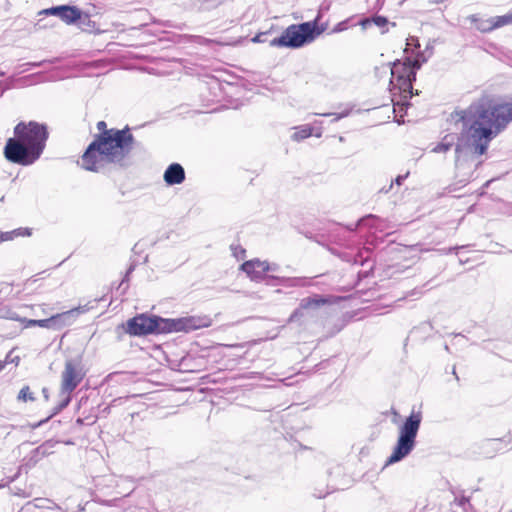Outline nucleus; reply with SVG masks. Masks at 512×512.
<instances>
[{"mask_svg": "<svg viewBox=\"0 0 512 512\" xmlns=\"http://www.w3.org/2000/svg\"><path fill=\"white\" fill-rule=\"evenodd\" d=\"M457 115L463 128L455 147V166L466 176L483 163L490 142L512 122V100L496 102L483 96Z\"/></svg>", "mask_w": 512, "mask_h": 512, "instance_id": "1", "label": "nucleus"}, {"mask_svg": "<svg viewBox=\"0 0 512 512\" xmlns=\"http://www.w3.org/2000/svg\"><path fill=\"white\" fill-rule=\"evenodd\" d=\"M97 129L99 134L82 155V168L92 172H103L111 164L125 166L134 143L130 129H107L105 121H99Z\"/></svg>", "mask_w": 512, "mask_h": 512, "instance_id": "2", "label": "nucleus"}, {"mask_svg": "<svg viewBox=\"0 0 512 512\" xmlns=\"http://www.w3.org/2000/svg\"><path fill=\"white\" fill-rule=\"evenodd\" d=\"M15 138H9L4 147L5 158L23 166L37 161L43 153L48 139L47 127L31 121L27 125L18 123L14 128Z\"/></svg>", "mask_w": 512, "mask_h": 512, "instance_id": "3", "label": "nucleus"}, {"mask_svg": "<svg viewBox=\"0 0 512 512\" xmlns=\"http://www.w3.org/2000/svg\"><path fill=\"white\" fill-rule=\"evenodd\" d=\"M211 325L212 319L206 315L166 319L159 316L140 314L127 321L125 332L132 336L172 332L187 333L201 328H207Z\"/></svg>", "mask_w": 512, "mask_h": 512, "instance_id": "4", "label": "nucleus"}, {"mask_svg": "<svg viewBox=\"0 0 512 512\" xmlns=\"http://www.w3.org/2000/svg\"><path fill=\"white\" fill-rule=\"evenodd\" d=\"M322 8L313 21L301 23L299 25L289 26L280 37L274 38L270 42L273 47H290L299 48L305 44H309L316 36L325 31L326 27L318 28L317 24L321 18Z\"/></svg>", "mask_w": 512, "mask_h": 512, "instance_id": "5", "label": "nucleus"}, {"mask_svg": "<svg viewBox=\"0 0 512 512\" xmlns=\"http://www.w3.org/2000/svg\"><path fill=\"white\" fill-rule=\"evenodd\" d=\"M421 421V412H416L413 410L410 416L399 428V437L392 451V454L387 459V464L397 463L412 452L416 445V437L420 428Z\"/></svg>", "mask_w": 512, "mask_h": 512, "instance_id": "6", "label": "nucleus"}, {"mask_svg": "<svg viewBox=\"0 0 512 512\" xmlns=\"http://www.w3.org/2000/svg\"><path fill=\"white\" fill-rule=\"evenodd\" d=\"M381 69L385 73L389 71L391 74L389 90L393 95L399 93L403 94L404 98L411 97L412 84L416 80V73L410 66V59L405 62L396 60L392 64L382 66Z\"/></svg>", "mask_w": 512, "mask_h": 512, "instance_id": "7", "label": "nucleus"}, {"mask_svg": "<svg viewBox=\"0 0 512 512\" xmlns=\"http://www.w3.org/2000/svg\"><path fill=\"white\" fill-rule=\"evenodd\" d=\"M86 375V370L80 356L65 361L64 370L61 374L60 395L62 402L58 411L62 410L71 401V393L78 387Z\"/></svg>", "mask_w": 512, "mask_h": 512, "instance_id": "8", "label": "nucleus"}, {"mask_svg": "<svg viewBox=\"0 0 512 512\" xmlns=\"http://www.w3.org/2000/svg\"><path fill=\"white\" fill-rule=\"evenodd\" d=\"M267 268H268V262L267 261H261L260 259H252L245 261L241 266L240 269L246 273V275L249 277L251 281L254 282H262L264 280H269V277L271 275H267ZM267 284H271L270 282H267Z\"/></svg>", "mask_w": 512, "mask_h": 512, "instance_id": "9", "label": "nucleus"}, {"mask_svg": "<svg viewBox=\"0 0 512 512\" xmlns=\"http://www.w3.org/2000/svg\"><path fill=\"white\" fill-rule=\"evenodd\" d=\"M48 14L56 15L64 22L70 24L76 22L81 17V11L75 6H56L45 11Z\"/></svg>", "mask_w": 512, "mask_h": 512, "instance_id": "10", "label": "nucleus"}, {"mask_svg": "<svg viewBox=\"0 0 512 512\" xmlns=\"http://www.w3.org/2000/svg\"><path fill=\"white\" fill-rule=\"evenodd\" d=\"M163 178L167 185L181 184L185 180V170L179 163H172L165 170Z\"/></svg>", "mask_w": 512, "mask_h": 512, "instance_id": "11", "label": "nucleus"}, {"mask_svg": "<svg viewBox=\"0 0 512 512\" xmlns=\"http://www.w3.org/2000/svg\"><path fill=\"white\" fill-rule=\"evenodd\" d=\"M78 312H79V309H71L69 311L53 315L48 319H41V320L29 319V320H27V324L25 326L26 327L39 326V327H43V328H53V327H55V324L59 319H61L63 317H73Z\"/></svg>", "mask_w": 512, "mask_h": 512, "instance_id": "12", "label": "nucleus"}, {"mask_svg": "<svg viewBox=\"0 0 512 512\" xmlns=\"http://www.w3.org/2000/svg\"><path fill=\"white\" fill-rule=\"evenodd\" d=\"M331 303V297H325L322 295L315 294L310 297L303 298L300 301V305L305 311L316 310L321 306L327 305Z\"/></svg>", "mask_w": 512, "mask_h": 512, "instance_id": "13", "label": "nucleus"}, {"mask_svg": "<svg viewBox=\"0 0 512 512\" xmlns=\"http://www.w3.org/2000/svg\"><path fill=\"white\" fill-rule=\"evenodd\" d=\"M269 280H275L277 281V284L282 285L284 287H304L307 285L306 278L302 277L270 276Z\"/></svg>", "mask_w": 512, "mask_h": 512, "instance_id": "14", "label": "nucleus"}, {"mask_svg": "<svg viewBox=\"0 0 512 512\" xmlns=\"http://www.w3.org/2000/svg\"><path fill=\"white\" fill-rule=\"evenodd\" d=\"M468 20L474 23L475 28L482 33H489L493 31L492 17L483 19L478 14H473L468 17Z\"/></svg>", "mask_w": 512, "mask_h": 512, "instance_id": "15", "label": "nucleus"}, {"mask_svg": "<svg viewBox=\"0 0 512 512\" xmlns=\"http://www.w3.org/2000/svg\"><path fill=\"white\" fill-rule=\"evenodd\" d=\"M388 23L389 22H388V19L386 17L377 15V16H374L372 18H365V19L361 20L359 22V25L363 29H367L369 26H371V24H374V25H376L379 28H385L388 25Z\"/></svg>", "mask_w": 512, "mask_h": 512, "instance_id": "16", "label": "nucleus"}, {"mask_svg": "<svg viewBox=\"0 0 512 512\" xmlns=\"http://www.w3.org/2000/svg\"><path fill=\"white\" fill-rule=\"evenodd\" d=\"M312 135V128L309 125H302L296 128L291 138L294 141L304 140Z\"/></svg>", "mask_w": 512, "mask_h": 512, "instance_id": "17", "label": "nucleus"}, {"mask_svg": "<svg viewBox=\"0 0 512 512\" xmlns=\"http://www.w3.org/2000/svg\"><path fill=\"white\" fill-rule=\"evenodd\" d=\"M493 30L512 24V11L508 14L492 17Z\"/></svg>", "mask_w": 512, "mask_h": 512, "instance_id": "18", "label": "nucleus"}, {"mask_svg": "<svg viewBox=\"0 0 512 512\" xmlns=\"http://www.w3.org/2000/svg\"><path fill=\"white\" fill-rule=\"evenodd\" d=\"M307 315V311L299 304V307L293 311V313L288 318V323H298L302 325L304 323V318Z\"/></svg>", "mask_w": 512, "mask_h": 512, "instance_id": "19", "label": "nucleus"}, {"mask_svg": "<svg viewBox=\"0 0 512 512\" xmlns=\"http://www.w3.org/2000/svg\"><path fill=\"white\" fill-rule=\"evenodd\" d=\"M453 146L452 139L449 140V136H445L439 144H437L433 149L432 152L434 153H446L451 149Z\"/></svg>", "mask_w": 512, "mask_h": 512, "instance_id": "20", "label": "nucleus"}, {"mask_svg": "<svg viewBox=\"0 0 512 512\" xmlns=\"http://www.w3.org/2000/svg\"><path fill=\"white\" fill-rule=\"evenodd\" d=\"M17 400L21 402L34 401L35 397L29 386H24L18 393Z\"/></svg>", "mask_w": 512, "mask_h": 512, "instance_id": "21", "label": "nucleus"}, {"mask_svg": "<svg viewBox=\"0 0 512 512\" xmlns=\"http://www.w3.org/2000/svg\"><path fill=\"white\" fill-rule=\"evenodd\" d=\"M79 313H80V311L78 313H76L73 317H63V318L59 319L56 322L55 327H53V329H59L65 325H70L73 322L75 316L78 315Z\"/></svg>", "mask_w": 512, "mask_h": 512, "instance_id": "22", "label": "nucleus"}, {"mask_svg": "<svg viewBox=\"0 0 512 512\" xmlns=\"http://www.w3.org/2000/svg\"><path fill=\"white\" fill-rule=\"evenodd\" d=\"M231 250L233 255L238 259L244 258L246 253L245 249L242 248L240 245H231Z\"/></svg>", "mask_w": 512, "mask_h": 512, "instance_id": "23", "label": "nucleus"}, {"mask_svg": "<svg viewBox=\"0 0 512 512\" xmlns=\"http://www.w3.org/2000/svg\"><path fill=\"white\" fill-rule=\"evenodd\" d=\"M349 21H350V19H346V20H343V21H341V22L337 23V24L334 26V28H333L332 32H333V33H340V32H342V31H345L346 29H348V23H349Z\"/></svg>", "mask_w": 512, "mask_h": 512, "instance_id": "24", "label": "nucleus"}, {"mask_svg": "<svg viewBox=\"0 0 512 512\" xmlns=\"http://www.w3.org/2000/svg\"><path fill=\"white\" fill-rule=\"evenodd\" d=\"M424 62H426V58H423L422 61H419V56H416V58L413 61L410 60V66L416 72V70L420 69L421 65Z\"/></svg>", "mask_w": 512, "mask_h": 512, "instance_id": "25", "label": "nucleus"}, {"mask_svg": "<svg viewBox=\"0 0 512 512\" xmlns=\"http://www.w3.org/2000/svg\"><path fill=\"white\" fill-rule=\"evenodd\" d=\"M375 219H377V218H376L374 215H369V216H367V217H365V218L360 219L356 224L351 225V226H348L347 228H348L350 231H354V230H356V228H357L361 223L365 222L366 220H375Z\"/></svg>", "mask_w": 512, "mask_h": 512, "instance_id": "26", "label": "nucleus"}, {"mask_svg": "<svg viewBox=\"0 0 512 512\" xmlns=\"http://www.w3.org/2000/svg\"><path fill=\"white\" fill-rule=\"evenodd\" d=\"M44 62H29V63H25L23 65H21L20 67H23L24 69H22L20 71V73L22 72H25L28 70V67H40Z\"/></svg>", "mask_w": 512, "mask_h": 512, "instance_id": "27", "label": "nucleus"}, {"mask_svg": "<svg viewBox=\"0 0 512 512\" xmlns=\"http://www.w3.org/2000/svg\"><path fill=\"white\" fill-rule=\"evenodd\" d=\"M13 233H16V231L1 233L0 234V242L12 239Z\"/></svg>", "mask_w": 512, "mask_h": 512, "instance_id": "28", "label": "nucleus"}, {"mask_svg": "<svg viewBox=\"0 0 512 512\" xmlns=\"http://www.w3.org/2000/svg\"><path fill=\"white\" fill-rule=\"evenodd\" d=\"M279 270V265L276 263H269L268 262V268L267 273L269 272H277Z\"/></svg>", "mask_w": 512, "mask_h": 512, "instance_id": "29", "label": "nucleus"}, {"mask_svg": "<svg viewBox=\"0 0 512 512\" xmlns=\"http://www.w3.org/2000/svg\"><path fill=\"white\" fill-rule=\"evenodd\" d=\"M408 175H409V172H407V173H406V174H404V175H398V176L396 177V179H395V181H394V182H395L397 185H401V184L403 183V181L408 177Z\"/></svg>", "mask_w": 512, "mask_h": 512, "instance_id": "30", "label": "nucleus"}, {"mask_svg": "<svg viewBox=\"0 0 512 512\" xmlns=\"http://www.w3.org/2000/svg\"><path fill=\"white\" fill-rule=\"evenodd\" d=\"M10 319L18 320V321H21V322H25V323L27 324V319H25V318H24V319H22V318H20V317L16 316V314H15V313H11V315H10Z\"/></svg>", "mask_w": 512, "mask_h": 512, "instance_id": "31", "label": "nucleus"}, {"mask_svg": "<svg viewBox=\"0 0 512 512\" xmlns=\"http://www.w3.org/2000/svg\"><path fill=\"white\" fill-rule=\"evenodd\" d=\"M412 44L415 45V46H419L418 40L416 38H414V37H411L410 39H408V42H407L408 46L412 45Z\"/></svg>", "mask_w": 512, "mask_h": 512, "instance_id": "32", "label": "nucleus"}, {"mask_svg": "<svg viewBox=\"0 0 512 512\" xmlns=\"http://www.w3.org/2000/svg\"><path fill=\"white\" fill-rule=\"evenodd\" d=\"M349 114V112H344V113H340V114H337L334 118L333 121H338L339 119L343 118V117H346L347 115Z\"/></svg>", "mask_w": 512, "mask_h": 512, "instance_id": "33", "label": "nucleus"}, {"mask_svg": "<svg viewBox=\"0 0 512 512\" xmlns=\"http://www.w3.org/2000/svg\"><path fill=\"white\" fill-rule=\"evenodd\" d=\"M264 36V34H259V35H256L252 40L253 42H262L263 40L261 39V37Z\"/></svg>", "mask_w": 512, "mask_h": 512, "instance_id": "34", "label": "nucleus"}, {"mask_svg": "<svg viewBox=\"0 0 512 512\" xmlns=\"http://www.w3.org/2000/svg\"><path fill=\"white\" fill-rule=\"evenodd\" d=\"M393 183H394V182L392 181V182H391V184L389 185V187H388L387 189L382 188L380 191H381V192H384V193H388V192L392 189V187H393Z\"/></svg>", "mask_w": 512, "mask_h": 512, "instance_id": "35", "label": "nucleus"}, {"mask_svg": "<svg viewBox=\"0 0 512 512\" xmlns=\"http://www.w3.org/2000/svg\"><path fill=\"white\" fill-rule=\"evenodd\" d=\"M11 353H12V352H9V353L7 354V356H6L5 360H4V361H6V364H7V363H10V362H13V358H11Z\"/></svg>", "mask_w": 512, "mask_h": 512, "instance_id": "36", "label": "nucleus"}, {"mask_svg": "<svg viewBox=\"0 0 512 512\" xmlns=\"http://www.w3.org/2000/svg\"><path fill=\"white\" fill-rule=\"evenodd\" d=\"M8 89L7 86H3L1 83H0V97L3 95V93Z\"/></svg>", "mask_w": 512, "mask_h": 512, "instance_id": "37", "label": "nucleus"}, {"mask_svg": "<svg viewBox=\"0 0 512 512\" xmlns=\"http://www.w3.org/2000/svg\"><path fill=\"white\" fill-rule=\"evenodd\" d=\"M42 393H43L45 399L48 400V398H49L48 389L47 388H43L42 389Z\"/></svg>", "mask_w": 512, "mask_h": 512, "instance_id": "38", "label": "nucleus"}, {"mask_svg": "<svg viewBox=\"0 0 512 512\" xmlns=\"http://www.w3.org/2000/svg\"><path fill=\"white\" fill-rule=\"evenodd\" d=\"M5 366H6V361L0 360V372L5 368Z\"/></svg>", "mask_w": 512, "mask_h": 512, "instance_id": "39", "label": "nucleus"}, {"mask_svg": "<svg viewBox=\"0 0 512 512\" xmlns=\"http://www.w3.org/2000/svg\"><path fill=\"white\" fill-rule=\"evenodd\" d=\"M46 446H47V445L40 446V447L37 449V451H42V450H43V454H45V453H46V449H45V448H46Z\"/></svg>", "mask_w": 512, "mask_h": 512, "instance_id": "40", "label": "nucleus"}, {"mask_svg": "<svg viewBox=\"0 0 512 512\" xmlns=\"http://www.w3.org/2000/svg\"><path fill=\"white\" fill-rule=\"evenodd\" d=\"M459 247L449 248L448 250H444L445 253H451L453 250H457Z\"/></svg>", "mask_w": 512, "mask_h": 512, "instance_id": "41", "label": "nucleus"}, {"mask_svg": "<svg viewBox=\"0 0 512 512\" xmlns=\"http://www.w3.org/2000/svg\"><path fill=\"white\" fill-rule=\"evenodd\" d=\"M197 39H199V43L206 41L205 39L201 38L200 36H197Z\"/></svg>", "mask_w": 512, "mask_h": 512, "instance_id": "42", "label": "nucleus"}, {"mask_svg": "<svg viewBox=\"0 0 512 512\" xmlns=\"http://www.w3.org/2000/svg\"><path fill=\"white\" fill-rule=\"evenodd\" d=\"M127 278H128V273L126 274L125 279H124V280H122V283H121V285H120V286H122V285L125 283V281L127 280Z\"/></svg>", "mask_w": 512, "mask_h": 512, "instance_id": "43", "label": "nucleus"}, {"mask_svg": "<svg viewBox=\"0 0 512 512\" xmlns=\"http://www.w3.org/2000/svg\"><path fill=\"white\" fill-rule=\"evenodd\" d=\"M417 56H419V61H422V59L424 58L421 54H418Z\"/></svg>", "mask_w": 512, "mask_h": 512, "instance_id": "44", "label": "nucleus"}, {"mask_svg": "<svg viewBox=\"0 0 512 512\" xmlns=\"http://www.w3.org/2000/svg\"><path fill=\"white\" fill-rule=\"evenodd\" d=\"M16 360L18 361L19 358L18 357H15V359H13V362H16Z\"/></svg>", "mask_w": 512, "mask_h": 512, "instance_id": "45", "label": "nucleus"}]
</instances>
